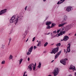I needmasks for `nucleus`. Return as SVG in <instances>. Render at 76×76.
<instances>
[{
  "label": "nucleus",
  "instance_id": "1",
  "mask_svg": "<svg viewBox=\"0 0 76 76\" xmlns=\"http://www.w3.org/2000/svg\"><path fill=\"white\" fill-rule=\"evenodd\" d=\"M59 49V47H58L53 48L50 53L51 54H55L56 53H57Z\"/></svg>",
  "mask_w": 76,
  "mask_h": 76
},
{
  "label": "nucleus",
  "instance_id": "2",
  "mask_svg": "<svg viewBox=\"0 0 76 76\" xmlns=\"http://www.w3.org/2000/svg\"><path fill=\"white\" fill-rule=\"evenodd\" d=\"M59 72V70L58 69V68H55L54 71L53 72V74H54V76H56L58 74Z\"/></svg>",
  "mask_w": 76,
  "mask_h": 76
},
{
  "label": "nucleus",
  "instance_id": "3",
  "mask_svg": "<svg viewBox=\"0 0 76 76\" xmlns=\"http://www.w3.org/2000/svg\"><path fill=\"white\" fill-rule=\"evenodd\" d=\"M34 48V47L33 46H31V48L29 49L27 53V55H29L31 54V52L32 51V50H33V48Z\"/></svg>",
  "mask_w": 76,
  "mask_h": 76
},
{
  "label": "nucleus",
  "instance_id": "4",
  "mask_svg": "<svg viewBox=\"0 0 76 76\" xmlns=\"http://www.w3.org/2000/svg\"><path fill=\"white\" fill-rule=\"evenodd\" d=\"M67 60V59L66 58L65 59L61 60L60 62L61 63H62V64H63L64 65H66V61Z\"/></svg>",
  "mask_w": 76,
  "mask_h": 76
},
{
  "label": "nucleus",
  "instance_id": "5",
  "mask_svg": "<svg viewBox=\"0 0 76 76\" xmlns=\"http://www.w3.org/2000/svg\"><path fill=\"white\" fill-rule=\"evenodd\" d=\"M15 15H13L10 20V22L11 23H13L15 22Z\"/></svg>",
  "mask_w": 76,
  "mask_h": 76
},
{
  "label": "nucleus",
  "instance_id": "6",
  "mask_svg": "<svg viewBox=\"0 0 76 76\" xmlns=\"http://www.w3.org/2000/svg\"><path fill=\"white\" fill-rule=\"evenodd\" d=\"M32 66H34V64H30L28 66V68L27 69H29L30 70V72L32 71Z\"/></svg>",
  "mask_w": 76,
  "mask_h": 76
},
{
  "label": "nucleus",
  "instance_id": "7",
  "mask_svg": "<svg viewBox=\"0 0 76 76\" xmlns=\"http://www.w3.org/2000/svg\"><path fill=\"white\" fill-rule=\"evenodd\" d=\"M61 53V50H60L58 53H56V55L55 56V59H56L58 58L59 55Z\"/></svg>",
  "mask_w": 76,
  "mask_h": 76
},
{
  "label": "nucleus",
  "instance_id": "8",
  "mask_svg": "<svg viewBox=\"0 0 76 76\" xmlns=\"http://www.w3.org/2000/svg\"><path fill=\"white\" fill-rule=\"evenodd\" d=\"M7 10V9H4V10H1L0 11V15H2V14H3L4 13H5L6 12V11Z\"/></svg>",
  "mask_w": 76,
  "mask_h": 76
},
{
  "label": "nucleus",
  "instance_id": "9",
  "mask_svg": "<svg viewBox=\"0 0 76 76\" xmlns=\"http://www.w3.org/2000/svg\"><path fill=\"white\" fill-rule=\"evenodd\" d=\"M69 46L67 48V51H68V53H69L70 51V44L69 43L67 45V46Z\"/></svg>",
  "mask_w": 76,
  "mask_h": 76
},
{
  "label": "nucleus",
  "instance_id": "10",
  "mask_svg": "<svg viewBox=\"0 0 76 76\" xmlns=\"http://www.w3.org/2000/svg\"><path fill=\"white\" fill-rule=\"evenodd\" d=\"M70 70H76V69H75V66H73L72 65H70V67L69 68Z\"/></svg>",
  "mask_w": 76,
  "mask_h": 76
},
{
  "label": "nucleus",
  "instance_id": "11",
  "mask_svg": "<svg viewBox=\"0 0 76 76\" xmlns=\"http://www.w3.org/2000/svg\"><path fill=\"white\" fill-rule=\"evenodd\" d=\"M69 39V37L67 36H65L64 37L63 39V40L65 41H66L67 40Z\"/></svg>",
  "mask_w": 76,
  "mask_h": 76
},
{
  "label": "nucleus",
  "instance_id": "12",
  "mask_svg": "<svg viewBox=\"0 0 76 76\" xmlns=\"http://www.w3.org/2000/svg\"><path fill=\"white\" fill-rule=\"evenodd\" d=\"M65 0H61L60 1H58L57 3V4H61V3H63V1H64Z\"/></svg>",
  "mask_w": 76,
  "mask_h": 76
},
{
  "label": "nucleus",
  "instance_id": "13",
  "mask_svg": "<svg viewBox=\"0 0 76 76\" xmlns=\"http://www.w3.org/2000/svg\"><path fill=\"white\" fill-rule=\"evenodd\" d=\"M72 9V7H68L66 9V11H67V12H70V10H71V9Z\"/></svg>",
  "mask_w": 76,
  "mask_h": 76
},
{
  "label": "nucleus",
  "instance_id": "14",
  "mask_svg": "<svg viewBox=\"0 0 76 76\" xmlns=\"http://www.w3.org/2000/svg\"><path fill=\"white\" fill-rule=\"evenodd\" d=\"M51 24V21H47L46 23V25H50Z\"/></svg>",
  "mask_w": 76,
  "mask_h": 76
},
{
  "label": "nucleus",
  "instance_id": "15",
  "mask_svg": "<svg viewBox=\"0 0 76 76\" xmlns=\"http://www.w3.org/2000/svg\"><path fill=\"white\" fill-rule=\"evenodd\" d=\"M18 20H19V17L16 19V20H15V25H16L17 23L18 22Z\"/></svg>",
  "mask_w": 76,
  "mask_h": 76
},
{
  "label": "nucleus",
  "instance_id": "16",
  "mask_svg": "<svg viewBox=\"0 0 76 76\" xmlns=\"http://www.w3.org/2000/svg\"><path fill=\"white\" fill-rule=\"evenodd\" d=\"M70 29V27L68 26H67L66 27L65 31H69V29Z\"/></svg>",
  "mask_w": 76,
  "mask_h": 76
},
{
  "label": "nucleus",
  "instance_id": "17",
  "mask_svg": "<svg viewBox=\"0 0 76 76\" xmlns=\"http://www.w3.org/2000/svg\"><path fill=\"white\" fill-rule=\"evenodd\" d=\"M64 20L62 21V22H63L64 20V21H66V20H67V17L65 15V16H64Z\"/></svg>",
  "mask_w": 76,
  "mask_h": 76
},
{
  "label": "nucleus",
  "instance_id": "18",
  "mask_svg": "<svg viewBox=\"0 0 76 76\" xmlns=\"http://www.w3.org/2000/svg\"><path fill=\"white\" fill-rule=\"evenodd\" d=\"M41 42L39 41L38 44L37 45V47H41Z\"/></svg>",
  "mask_w": 76,
  "mask_h": 76
},
{
  "label": "nucleus",
  "instance_id": "19",
  "mask_svg": "<svg viewBox=\"0 0 76 76\" xmlns=\"http://www.w3.org/2000/svg\"><path fill=\"white\" fill-rule=\"evenodd\" d=\"M66 24V23H61L60 24L58 25V27H61V26H63V25H65Z\"/></svg>",
  "mask_w": 76,
  "mask_h": 76
},
{
  "label": "nucleus",
  "instance_id": "20",
  "mask_svg": "<svg viewBox=\"0 0 76 76\" xmlns=\"http://www.w3.org/2000/svg\"><path fill=\"white\" fill-rule=\"evenodd\" d=\"M41 62H39V65L37 67H38V68H41Z\"/></svg>",
  "mask_w": 76,
  "mask_h": 76
},
{
  "label": "nucleus",
  "instance_id": "21",
  "mask_svg": "<svg viewBox=\"0 0 76 76\" xmlns=\"http://www.w3.org/2000/svg\"><path fill=\"white\" fill-rule=\"evenodd\" d=\"M12 58H13V56H12V55H10V56L9 59V60H11V59H12Z\"/></svg>",
  "mask_w": 76,
  "mask_h": 76
},
{
  "label": "nucleus",
  "instance_id": "22",
  "mask_svg": "<svg viewBox=\"0 0 76 76\" xmlns=\"http://www.w3.org/2000/svg\"><path fill=\"white\" fill-rule=\"evenodd\" d=\"M56 45L57 46V47H59L61 45V43H58Z\"/></svg>",
  "mask_w": 76,
  "mask_h": 76
},
{
  "label": "nucleus",
  "instance_id": "23",
  "mask_svg": "<svg viewBox=\"0 0 76 76\" xmlns=\"http://www.w3.org/2000/svg\"><path fill=\"white\" fill-rule=\"evenodd\" d=\"M20 61L19 62V64H21V63L22 62V61H23V59H22V58L20 59Z\"/></svg>",
  "mask_w": 76,
  "mask_h": 76
},
{
  "label": "nucleus",
  "instance_id": "24",
  "mask_svg": "<svg viewBox=\"0 0 76 76\" xmlns=\"http://www.w3.org/2000/svg\"><path fill=\"white\" fill-rule=\"evenodd\" d=\"M48 44V42H46L45 43V44L44 45V47H46L47 45Z\"/></svg>",
  "mask_w": 76,
  "mask_h": 76
},
{
  "label": "nucleus",
  "instance_id": "25",
  "mask_svg": "<svg viewBox=\"0 0 76 76\" xmlns=\"http://www.w3.org/2000/svg\"><path fill=\"white\" fill-rule=\"evenodd\" d=\"M63 35V34L61 33V32H60L59 34H58V37H59V36H60L61 35Z\"/></svg>",
  "mask_w": 76,
  "mask_h": 76
},
{
  "label": "nucleus",
  "instance_id": "26",
  "mask_svg": "<svg viewBox=\"0 0 76 76\" xmlns=\"http://www.w3.org/2000/svg\"><path fill=\"white\" fill-rule=\"evenodd\" d=\"M26 72H24V74L23 75V76H28L27 74L25 75L26 73Z\"/></svg>",
  "mask_w": 76,
  "mask_h": 76
},
{
  "label": "nucleus",
  "instance_id": "27",
  "mask_svg": "<svg viewBox=\"0 0 76 76\" xmlns=\"http://www.w3.org/2000/svg\"><path fill=\"white\" fill-rule=\"evenodd\" d=\"M46 29H50V25H48L46 27Z\"/></svg>",
  "mask_w": 76,
  "mask_h": 76
},
{
  "label": "nucleus",
  "instance_id": "28",
  "mask_svg": "<svg viewBox=\"0 0 76 76\" xmlns=\"http://www.w3.org/2000/svg\"><path fill=\"white\" fill-rule=\"evenodd\" d=\"M55 25H56V24H55L54 23H52V26L53 27L54 26H55Z\"/></svg>",
  "mask_w": 76,
  "mask_h": 76
},
{
  "label": "nucleus",
  "instance_id": "29",
  "mask_svg": "<svg viewBox=\"0 0 76 76\" xmlns=\"http://www.w3.org/2000/svg\"><path fill=\"white\" fill-rule=\"evenodd\" d=\"M33 70H35V68H36V66H33Z\"/></svg>",
  "mask_w": 76,
  "mask_h": 76
},
{
  "label": "nucleus",
  "instance_id": "30",
  "mask_svg": "<svg viewBox=\"0 0 76 76\" xmlns=\"http://www.w3.org/2000/svg\"><path fill=\"white\" fill-rule=\"evenodd\" d=\"M61 32V34H62L63 35V34H65V33H66V31H64L62 32Z\"/></svg>",
  "mask_w": 76,
  "mask_h": 76
},
{
  "label": "nucleus",
  "instance_id": "31",
  "mask_svg": "<svg viewBox=\"0 0 76 76\" xmlns=\"http://www.w3.org/2000/svg\"><path fill=\"white\" fill-rule=\"evenodd\" d=\"M5 63V61H2L1 62V64H4Z\"/></svg>",
  "mask_w": 76,
  "mask_h": 76
},
{
  "label": "nucleus",
  "instance_id": "32",
  "mask_svg": "<svg viewBox=\"0 0 76 76\" xmlns=\"http://www.w3.org/2000/svg\"><path fill=\"white\" fill-rule=\"evenodd\" d=\"M35 37H34L32 41L34 42L35 41Z\"/></svg>",
  "mask_w": 76,
  "mask_h": 76
},
{
  "label": "nucleus",
  "instance_id": "33",
  "mask_svg": "<svg viewBox=\"0 0 76 76\" xmlns=\"http://www.w3.org/2000/svg\"><path fill=\"white\" fill-rule=\"evenodd\" d=\"M37 48V47H36V46H34V50H35V49H36V48Z\"/></svg>",
  "mask_w": 76,
  "mask_h": 76
},
{
  "label": "nucleus",
  "instance_id": "34",
  "mask_svg": "<svg viewBox=\"0 0 76 76\" xmlns=\"http://www.w3.org/2000/svg\"><path fill=\"white\" fill-rule=\"evenodd\" d=\"M26 31H25V33L24 34V35H25V37H26V35H27V33H26Z\"/></svg>",
  "mask_w": 76,
  "mask_h": 76
},
{
  "label": "nucleus",
  "instance_id": "35",
  "mask_svg": "<svg viewBox=\"0 0 76 76\" xmlns=\"http://www.w3.org/2000/svg\"><path fill=\"white\" fill-rule=\"evenodd\" d=\"M11 40H12V38H10L9 39L10 42H9V45H9V44H10V41H11Z\"/></svg>",
  "mask_w": 76,
  "mask_h": 76
},
{
  "label": "nucleus",
  "instance_id": "36",
  "mask_svg": "<svg viewBox=\"0 0 76 76\" xmlns=\"http://www.w3.org/2000/svg\"><path fill=\"white\" fill-rule=\"evenodd\" d=\"M36 66H37V63H35V64L34 65H33V66L36 67Z\"/></svg>",
  "mask_w": 76,
  "mask_h": 76
},
{
  "label": "nucleus",
  "instance_id": "37",
  "mask_svg": "<svg viewBox=\"0 0 76 76\" xmlns=\"http://www.w3.org/2000/svg\"><path fill=\"white\" fill-rule=\"evenodd\" d=\"M54 38V36H52L50 38L51 39H53V38Z\"/></svg>",
  "mask_w": 76,
  "mask_h": 76
},
{
  "label": "nucleus",
  "instance_id": "38",
  "mask_svg": "<svg viewBox=\"0 0 76 76\" xmlns=\"http://www.w3.org/2000/svg\"><path fill=\"white\" fill-rule=\"evenodd\" d=\"M60 30H58L57 31V32H58V34L59 33V32H60Z\"/></svg>",
  "mask_w": 76,
  "mask_h": 76
},
{
  "label": "nucleus",
  "instance_id": "39",
  "mask_svg": "<svg viewBox=\"0 0 76 76\" xmlns=\"http://www.w3.org/2000/svg\"><path fill=\"white\" fill-rule=\"evenodd\" d=\"M28 61H29V60H30V58L28 57Z\"/></svg>",
  "mask_w": 76,
  "mask_h": 76
},
{
  "label": "nucleus",
  "instance_id": "40",
  "mask_svg": "<svg viewBox=\"0 0 76 76\" xmlns=\"http://www.w3.org/2000/svg\"><path fill=\"white\" fill-rule=\"evenodd\" d=\"M27 6L26 7H25V10H26V9H27Z\"/></svg>",
  "mask_w": 76,
  "mask_h": 76
},
{
  "label": "nucleus",
  "instance_id": "41",
  "mask_svg": "<svg viewBox=\"0 0 76 76\" xmlns=\"http://www.w3.org/2000/svg\"><path fill=\"white\" fill-rule=\"evenodd\" d=\"M56 31H53V32L54 33H55V34H56Z\"/></svg>",
  "mask_w": 76,
  "mask_h": 76
},
{
  "label": "nucleus",
  "instance_id": "42",
  "mask_svg": "<svg viewBox=\"0 0 76 76\" xmlns=\"http://www.w3.org/2000/svg\"><path fill=\"white\" fill-rule=\"evenodd\" d=\"M18 17H19V18H18L19 19V20H20V17H19V16H18Z\"/></svg>",
  "mask_w": 76,
  "mask_h": 76
},
{
  "label": "nucleus",
  "instance_id": "43",
  "mask_svg": "<svg viewBox=\"0 0 76 76\" xmlns=\"http://www.w3.org/2000/svg\"><path fill=\"white\" fill-rule=\"evenodd\" d=\"M74 75H75V76H76V72H75Z\"/></svg>",
  "mask_w": 76,
  "mask_h": 76
},
{
  "label": "nucleus",
  "instance_id": "44",
  "mask_svg": "<svg viewBox=\"0 0 76 76\" xmlns=\"http://www.w3.org/2000/svg\"><path fill=\"white\" fill-rule=\"evenodd\" d=\"M53 26H50V28H53Z\"/></svg>",
  "mask_w": 76,
  "mask_h": 76
},
{
  "label": "nucleus",
  "instance_id": "45",
  "mask_svg": "<svg viewBox=\"0 0 76 76\" xmlns=\"http://www.w3.org/2000/svg\"><path fill=\"white\" fill-rule=\"evenodd\" d=\"M53 61H54V60H53L51 62V63H53Z\"/></svg>",
  "mask_w": 76,
  "mask_h": 76
},
{
  "label": "nucleus",
  "instance_id": "46",
  "mask_svg": "<svg viewBox=\"0 0 76 76\" xmlns=\"http://www.w3.org/2000/svg\"><path fill=\"white\" fill-rule=\"evenodd\" d=\"M64 28H62V31H63V30H64Z\"/></svg>",
  "mask_w": 76,
  "mask_h": 76
},
{
  "label": "nucleus",
  "instance_id": "47",
  "mask_svg": "<svg viewBox=\"0 0 76 76\" xmlns=\"http://www.w3.org/2000/svg\"><path fill=\"white\" fill-rule=\"evenodd\" d=\"M2 47H4V45H2Z\"/></svg>",
  "mask_w": 76,
  "mask_h": 76
},
{
  "label": "nucleus",
  "instance_id": "48",
  "mask_svg": "<svg viewBox=\"0 0 76 76\" xmlns=\"http://www.w3.org/2000/svg\"><path fill=\"white\" fill-rule=\"evenodd\" d=\"M64 53H65V52H66V50H65V49L64 50Z\"/></svg>",
  "mask_w": 76,
  "mask_h": 76
},
{
  "label": "nucleus",
  "instance_id": "49",
  "mask_svg": "<svg viewBox=\"0 0 76 76\" xmlns=\"http://www.w3.org/2000/svg\"><path fill=\"white\" fill-rule=\"evenodd\" d=\"M46 1V0H43V1Z\"/></svg>",
  "mask_w": 76,
  "mask_h": 76
},
{
  "label": "nucleus",
  "instance_id": "50",
  "mask_svg": "<svg viewBox=\"0 0 76 76\" xmlns=\"http://www.w3.org/2000/svg\"><path fill=\"white\" fill-rule=\"evenodd\" d=\"M68 76H72V75H69Z\"/></svg>",
  "mask_w": 76,
  "mask_h": 76
},
{
  "label": "nucleus",
  "instance_id": "51",
  "mask_svg": "<svg viewBox=\"0 0 76 76\" xmlns=\"http://www.w3.org/2000/svg\"><path fill=\"white\" fill-rule=\"evenodd\" d=\"M28 41V40H26V42H27V41Z\"/></svg>",
  "mask_w": 76,
  "mask_h": 76
},
{
  "label": "nucleus",
  "instance_id": "52",
  "mask_svg": "<svg viewBox=\"0 0 76 76\" xmlns=\"http://www.w3.org/2000/svg\"><path fill=\"white\" fill-rule=\"evenodd\" d=\"M56 35L54 36V37H56Z\"/></svg>",
  "mask_w": 76,
  "mask_h": 76
},
{
  "label": "nucleus",
  "instance_id": "53",
  "mask_svg": "<svg viewBox=\"0 0 76 76\" xmlns=\"http://www.w3.org/2000/svg\"><path fill=\"white\" fill-rule=\"evenodd\" d=\"M28 39L27 40V41H28Z\"/></svg>",
  "mask_w": 76,
  "mask_h": 76
},
{
  "label": "nucleus",
  "instance_id": "54",
  "mask_svg": "<svg viewBox=\"0 0 76 76\" xmlns=\"http://www.w3.org/2000/svg\"><path fill=\"white\" fill-rule=\"evenodd\" d=\"M51 35H52V33H51Z\"/></svg>",
  "mask_w": 76,
  "mask_h": 76
},
{
  "label": "nucleus",
  "instance_id": "55",
  "mask_svg": "<svg viewBox=\"0 0 76 76\" xmlns=\"http://www.w3.org/2000/svg\"><path fill=\"white\" fill-rule=\"evenodd\" d=\"M57 34L56 35V36H57Z\"/></svg>",
  "mask_w": 76,
  "mask_h": 76
},
{
  "label": "nucleus",
  "instance_id": "56",
  "mask_svg": "<svg viewBox=\"0 0 76 76\" xmlns=\"http://www.w3.org/2000/svg\"><path fill=\"white\" fill-rule=\"evenodd\" d=\"M63 41V40H62V39H61V41Z\"/></svg>",
  "mask_w": 76,
  "mask_h": 76
},
{
  "label": "nucleus",
  "instance_id": "57",
  "mask_svg": "<svg viewBox=\"0 0 76 76\" xmlns=\"http://www.w3.org/2000/svg\"><path fill=\"white\" fill-rule=\"evenodd\" d=\"M37 42H38V41H37Z\"/></svg>",
  "mask_w": 76,
  "mask_h": 76
},
{
  "label": "nucleus",
  "instance_id": "58",
  "mask_svg": "<svg viewBox=\"0 0 76 76\" xmlns=\"http://www.w3.org/2000/svg\"><path fill=\"white\" fill-rule=\"evenodd\" d=\"M66 53H67V52H66Z\"/></svg>",
  "mask_w": 76,
  "mask_h": 76
},
{
  "label": "nucleus",
  "instance_id": "59",
  "mask_svg": "<svg viewBox=\"0 0 76 76\" xmlns=\"http://www.w3.org/2000/svg\"><path fill=\"white\" fill-rule=\"evenodd\" d=\"M50 34V33H48V34Z\"/></svg>",
  "mask_w": 76,
  "mask_h": 76
},
{
  "label": "nucleus",
  "instance_id": "60",
  "mask_svg": "<svg viewBox=\"0 0 76 76\" xmlns=\"http://www.w3.org/2000/svg\"><path fill=\"white\" fill-rule=\"evenodd\" d=\"M44 53H45V52H44Z\"/></svg>",
  "mask_w": 76,
  "mask_h": 76
},
{
  "label": "nucleus",
  "instance_id": "61",
  "mask_svg": "<svg viewBox=\"0 0 76 76\" xmlns=\"http://www.w3.org/2000/svg\"><path fill=\"white\" fill-rule=\"evenodd\" d=\"M16 57H17V56H16Z\"/></svg>",
  "mask_w": 76,
  "mask_h": 76
},
{
  "label": "nucleus",
  "instance_id": "62",
  "mask_svg": "<svg viewBox=\"0 0 76 76\" xmlns=\"http://www.w3.org/2000/svg\"><path fill=\"white\" fill-rule=\"evenodd\" d=\"M24 38H25V37Z\"/></svg>",
  "mask_w": 76,
  "mask_h": 76
}]
</instances>
